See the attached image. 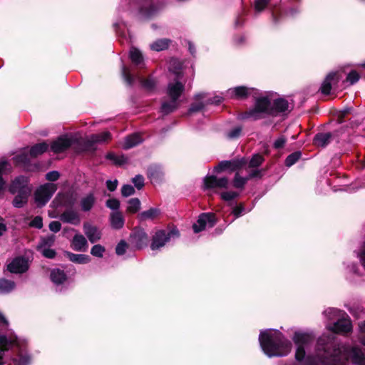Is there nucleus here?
<instances>
[{"label": "nucleus", "mask_w": 365, "mask_h": 365, "mask_svg": "<svg viewBox=\"0 0 365 365\" xmlns=\"http://www.w3.org/2000/svg\"><path fill=\"white\" fill-rule=\"evenodd\" d=\"M133 182L138 190H140L144 186V178L142 175H136L133 178Z\"/></svg>", "instance_id": "54"}, {"label": "nucleus", "mask_w": 365, "mask_h": 365, "mask_svg": "<svg viewBox=\"0 0 365 365\" xmlns=\"http://www.w3.org/2000/svg\"><path fill=\"white\" fill-rule=\"evenodd\" d=\"M180 80L174 78V81L170 82L168 85L167 94L170 101H164L162 103L161 111L164 114L174 111L180 105L178 98L184 91V84Z\"/></svg>", "instance_id": "4"}, {"label": "nucleus", "mask_w": 365, "mask_h": 365, "mask_svg": "<svg viewBox=\"0 0 365 365\" xmlns=\"http://www.w3.org/2000/svg\"><path fill=\"white\" fill-rule=\"evenodd\" d=\"M292 340L296 345L295 359L302 365H345L350 359L354 365H365V356L362 351L353 346L336 348L324 337L319 339L314 355H306V351L314 343L312 333L297 331Z\"/></svg>", "instance_id": "1"}, {"label": "nucleus", "mask_w": 365, "mask_h": 365, "mask_svg": "<svg viewBox=\"0 0 365 365\" xmlns=\"http://www.w3.org/2000/svg\"><path fill=\"white\" fill-rule=\"evenodd\" d=\"M169 71L175 75V78L181 79L182 72V63L176 58H172L169 62Z\"/></svg>", "instance_id": "24"}, {"label": "nucleus", "mask_w": 365, "mask_h": 365, "mask_svg": "<svg viewBox=\"0 0 365 365\" xmlns=\"http://www.w3.org/2000/svg\"><path fill=\"white\" fill-rule=\"evenodd\" d=\"M267 115H272V100L267 96L256 98L255 106L245 114V118L258 120Z\"/></svg>", "instance_id": "5"}, {"label": "nucleus", "mask_w": 365, "mask_h": 365, "mask_svg": "<svg viewBox=\"0 0 365 365\" xmlns=\"http://www.w3.org/2000/svg\"><path fill=\"white\" fill-rule=\"evenodd\" d=\"M110 139V133L108 131H105L99 134L91 135L90 140L93 143H103L108 142Z\"/></svg>", "instance_id": "33"}, {"label": "nucleus", "mask_w": 365, "mask_h": 365, "mask_svg": "<svg viewBox=\"0 0 365 365\" xmlns=\"http://www.w3.org/2000/svg\"><path fill=\"white\" fill-rule=\"evenodd\" d=\"M83 232L88 240L91 243H95L101 240L102 233L101 231L96 227L89 222L83 224Z\"/></svg>", "instance_id": "12"}, {"label": "nucleus", "mask_w": 365, "mask_h": 365, "mask_svg": "<svg viewBox=\"0 0 365 365\" xmlns=\"http://www.w3.org/2000/svg\"><path fill=\"white\" fill-rule=\"evenodd\" d=\"M15 288V283L9 279H0V292L3 294L9 293Z\"/></svg>", "instance_id": "35"}, {"label": "nucleus", "mask_w": 365, "mask_h": 365, "mask_svg": "<svg viewBox=\"0 0 365 365\" xmlns=\"http://www.w3.org/2000/svg\"><path fill=\"white\" fill-rule=\"evenodd\" d=\"M140 82L143 87L148 90H151L155 86V81L152 78L142 79L140 78Z\"/></svg>", "instance_id": "52"}, {"label": "nucleus", "mask_w": 365, "mask_h": 365, "mask_svg": "<svg viewBox=\"0 0 365 365\" xmlns=\"http://www.w3.org/2000/svg\"><path fill=\"white\" fill-rule=\"evenodd\" d=\"M16 193L18 194L14 199L13 205L15 207L19 208L26 203L30 192L24 190L23 192H17Z\"/></svg>", "instance_id": "28"}, {"label": "nucleus", "mask_w": 365, "mask_h": 365, "mask_svg": "<svg viewBox=\"0 0 365 365\" xmlns=\"http://www.w3.org/2000/svg\"><path fill=\"white\" fill-rule=\"evenodd\" d=\"M29 268L28 261L24 257L14 259L8 265L7 269L11 273H23Z\"/></svg>", "instance_id": "11"}, {"label": "nucleus", "mask_w": 365, "mask_h": 365, "mask_svg": "<svg viewBox=\"0 0 365 365\" xmlns=\"http://www.w3.org/2000/svg\"><path fill=\"white\" fill-rule=\"evenodd\" d=\"M270 0H256L255 3V9L257 11H262L269 4Z\"/></svg>", "instance_id": "50"}, {"label": "nucleus", "mask_w": 365, "mask_h": 365, "mask_svg": "<svg viewBox=\"0 0 365 365\" xmlns=\"http://www.w3.org/2000/svg\"><path fill=\"white\" fill-rule=\"evenodd\" d=\"M357 256L359 258L362 266L365 269V243L363 246L361 251L357 254Z\"/></svg>", "instance_id": "63"}, {"label": "nucleus", "mask_w": 365, "mask_h": 365, "mask_svg": "<svg viewBox=\"0 0 365 365\" xmlns=\"http://www.w3.org/2000/svg\"><path fill=\"white\" fill-rule=\"evenodd\" d=\"M329 330L334 333L345 334L351 330V323L348 316L345 314L339 318L333 325L328 326Z\"/></svg>", "instance_id": "9"}, {"label": "nucleus", "mask_w": 365, "mask_h": 365, "mask_svg": "<svg viewBox=\"0 0 365 365\" xmlns=\"http://www.w3.org/2000/svg\"><path fill=\"white\" fill-rule=\"evenodd\" d=\"M51 279L54 284H61L66 279V277L63 271L54 269L51 272Z\"/></svg>", "instance_id": "32"}, {"label": "nucleus", "mask_w": 365, "mask_h": 365, "mask_svg": "<svg viewBox=\"0 0 365 365\" xmlns=\"http://www.w3.org/2000/svg\"><path fill=\"white\" fill-rule=\"evenodd\" d=\"M301 157V153L299 152H295L287 156L285 160V164L287 166L290 167L294 165Z\"/></svg>", "instance_id": "44"}, {"label": "nucleus", "mask_w": 365, "mask_h": 365, "mask_svg": "<svg viewBox=\"0 0 365 365\" xmlns=\"http://www.w3.org/2000/svg\"><path fill=\"white\" fill-rule=\"evenodd\" d=\"M263 161H264V158L261 155H259V154L254 155L250 161L249 167L250 168H257L262 163Z\"/></svg>", "instance_id": "45"}, {"label": "nucleus", "mask_w": 365, "mask_h": 365, "mask_svg": "<svg viewBox=\"0 0 365 365\" xmlns=\"http://www.w3.org/2000/svg\"><path fill=\"white\" fill-rule=\"evenodd\" d=\"M11 170V166L7 161L3 160L0 162V191L3 189L5 184L1 175L9 173Z\"/></svg>", "instance_id": "36"}, {"label": "nucleus", "mask_w": 365, "mask_h": 365, "mask_svg": "<svg viewBox=\"0 0 365 365\" xmlns=\"http://www.w3.org/2000/svg\"><path fill=\"white\" fill-rule=\"evenodd\" d=\"M288 101L282 98L274 99L272 101V115H277L279 113L289 110Z\"/></svg>", "instance_id": "18"}, {"label": "nucleus", "mask_w": 365, "mask_h": 365, "mask_svg": "<svg viewBox=\"0 0 365 365\" xmlns=\"http://www.w3.org/2000/svg\"><path fill=\"white\" fill-rule=\"evenodd\" d=\"M287 140L285 138L284 136H280L279 138H278L274 143V147L276 148V149H279V148H282L285 143H286Z\"/></svg>", "instance_id": "59"}, {"label": "nucleus", "mask_w": 365, "mask_h": 365, "mask_svg": "<svg viewBox=\"0 0 365 365\" xmlns=\"http://www.w3.org/2000/svg\"><path fill=\"white\" fill-rule=\"evenodd\" d=\"M143 142V139L139 134L134 133L127 136L121 143L123 149L128 150Z\"/></svg>", "instance_id": "21"}, {"label": "nucleus", "mask_w": 365, "mask_h": 365, "mask_svg": "<svg viewBox=\"0 0 365 365\" xmlns=\"http://www.w3.org/2000/svg\"><path fill=\"white\" fill-rule=\"evenodd\" d=\"M117 185H118V180H107V182H106L107 188L110 191H114L116 189Z\"/></svg>", "instance_id": "62"}, {"label": "nucleus", "mask_w": 365, "mask_h": 365, "mask_svg": "<svg viewBox=\"0 0 365 365\" xmlns=\"http://www.w3.org/2000/svg\"><path fill=\"white\" fill-rule=\"evenodd\" d=\"M72 145V140L68 136H61L51 144V148L53 153H59L67 150Z\"/></svg>", "instance_id": "14"}, {"label": "nucleus", "mask_w": 365, "mask_h": 365, "mask_svg": "<svg viewBox=\"0 0 365 365\" xmlns=\"http://www.w3.org/2000/svg\"><path fill=\"white\" fill-rule=\"evenodd\" d=\"M48 148V145L44 142L36 144L30 149V155L33 158L45 153Z\"/></svg>", "instance_id": "31"}, {"label": "nucleus", "mask_w": 365, "mask_h": 365, "mask_svg": "<svg viewBox=\"0 0 365 365\" xmlns=\"http://www.w3.org/2000/svg\"><path fill=\"white\" fill-rule=\"evenodd\" d=\"M241 131V127H235L232 130L227 133V137L230 139L237 138L240 136Z\"/></svg>", "instance_id": "53"}, {"label": "nucleus", "mask_w": 365, "mask_h": 365, "mask_svg": "<svg viewBox=\"0 0 365 365\" xmlns=\"http://www.w3.org/2000/svg\"><path fill=\"white\" fill-rule=\"evenodd\" d=\"M55 207H69L74 204V200L68 193H58L52 202Z\"/></svg>", "instance_id": "20"}, {"label": "nucleus", "mask_w": 365, "mask_h": 365, "mask_svg": "<svg viewBox=\"0 0 365 365\" xmlns=\"http://www.w3.org/2000/svg\"><path fill=\"white\" fill-rule=\"evenodd\" d=\"M260 346L269 357L284 356L292 349V343L277 329L262 331L259 336Z\"/></svg>", "instance_id": "2"}, {"label": "nucleus", "mask_w": 365, "mask_h": 365, "mask_svg": "<svg viewBox=\"0 0 365 365\" xmlns=\"http://www.w3.org/2000/svg\"><path fill=\"white\" fill-rule=\"evenodd\" d=\"M106 249L103 246L101 245H95L91 250V254L94 257H102Z\"/></svg>", "instance_id": "43"}, {"label": "nucleus", "mask_w": 365, "mask_h": 365, "mask_svg": "<svg viewBox=\"0 0 365 365\" xmlns=\"http://www.w3.org/2000/svg\"><path fill=\"white\" fill-rule=\"evenodd\" d=\"M205 187L209 188H227L229 180L227 178H217L215 176H207L204 180Z\"/></svg>", "instance_id": "13"}, {"label": "nucleus", "mask_w": 365, "mask_h": 365, "mask_svg": "<svg viewBox=\"0 0 365 365\" xmlns=\"http://www.w3.org/2000/svg\"><path fill=\"white\" fill-rule=\"evenodd\" d=\"M173 236H178V231L173 230L170 231L158 230L153 236L150 248L152 250H157L165 245V244Z\"/></svg>", "instance_id": "7"}, {"label": "nucleus", "mask_w": 365, "mask_h": 365, "mask_svg": "<svg viewBox=\"0 0 365 365\" xmlns=\"http://www.w3.org/2000/svg\"><path fill=\"white\" fill-rule=\"evenodd\" d=\"M238 196V193L234 191H227L221 193V197L225 201H230Z\"/></svg>", "instance_id": "49"}, {"label": "nucleus", "mask_w": 365, "mask_h": 365, "mask_svg": "<svg viewBox=\"0 0 365 365\" xmlns=\"http://www.w3.org/2000/svg\"><path fill=\"white\" fill-rule=\"evenodd\" d=\"M243 211H244L243 206L242 205H240V206H236L233 209L232 213L235 216V217H239L242 215Z\"/></svg>", "instance_id": "64"}, {"label": "nucleus", "mask_w": 365, "mask_h": 365, "mask_svg": "<svg viewBox=\"0 0 365 365\" xmlns=\"http://www.w3.org/2000/svg\"><path fill=\"white\" fill-rule=\"evenodd\" d=\"M121 193L123 197H128L135 193V189L130 185H124L122 187Z\"/></svg>", "instance_id": "48"}, {"label": "nucleus", "mask_w": 365, "mask_h": 365, "mask_svg": "<svg viewBox=\"0 0 365 365\" xmlns=\"http://www.w3.org/2000/svg\"><path fill=\"white\" fill-rule=\"evenodd\" d=\"M140 208V201L138 198H132L128 201L127 211L130 213L137 212Z\"/></svg>", "instance_id": "39"}, {"label": "nucleus", "mask_w": 365, "mask_h": 365, "mask_svg": "<svg viewBox=\"0 0 365 365\" xmlns=\"http://www.w3.org/2000/svg\"><path fill=\"white\" fill-rule=\"evenodd\" d=\"M71 245L72 249L77 252H86L88 247L86 238L81 234H76Z\"/></svg>", "instance_id": "19"}, {"label": "nucleus", "mask_w": 365, "mask_h": 365, "mask_svg": "<svg viewBox=\"0 0 365 365\" xmlns=\"http://www.w3.org/2000/svg\"><path fill=\"white\" fill-rule=\"evenodd\" d=\"M106 205L110 210H115V212L118 211L120 207V202L115 198L108 199Z\"/></svg>", "instance_id": "47"}, {"label": "nucleus", "mask_w": 365, "mask_h": 365, "mask_svg": "<svg viewBox=\"0 0 365 365\" xmlns=\"http://www.w3.org/2000/svg\"><path fill=\"white\" fill-rule=\"evenodd\" d=\"M30 225L36 228H41L43 227L42 218L41 217H36L34 219L30 222Z\"/></svg>", "instance_id": "58"}, {"label": "nucleus", "mask_w": 365, "mask_h": 365, "mask_svg": "<svg viewBox=\"0 0 365 365\" xmlns=\"http://www.w3.org/2000/svg\"><path fill=\"white\" fill-rule=\"evenodd\" d=\"M331 136L330 133H319L315 135L314 143L317 146L324 147L329 143Z\"/></svg>", "instance_id": "29"}, {"label": "nucleus", "mask_w": 365, "mask_h": 365, "mask_svg": "<svg viewBox=\"0 0 365 365\" xmlns=\"http://www.w3.org/2000/svg\"><path fill=\"white\" fill-rule=\"evenodd\" d=\"M260 171L259 170H255L251 172L249 175L246 178L241 177L239 173H236L233 180V185L236 188H242L246 184L248 180L252 178H255L259 175Z\"/></svg>", "instance_id": "22"}, {"label": "nucleus", "mask_w": 365, "mask_h": 365, "mask_svg": "<svg viewBox=\"0 0 365 365\" xmlns=\"http://www.w3.org/2000/svg\"><path fill=\"white\" fill-rule=\"evenodd\" d=\"M14 346L19 349L18 357L13 359L14 365H29L31 359L24 350V341L16 336H10L7 339L4 335H0V365L4 364V351Z\"/></svg>", "instance_id": "3"}, {"label": "nucleus", "mask_w": 365, "mask_h": 365, "mask_svg": "<svg viewBox=\"0 0 365 365\" xmlns=\"http://www.w3.org/2000/svg\"><path fill=\"white\" fill-rule=\"evenodd\" d=\"M252 88L245 86H238L227 91L226 96L230 98L242 99L251 94Z\"/></svg>", "instance_id": "16"}, {"label": "nucleus", "mask_w": 365, "mask_h": 365, "mask_svg": "<svg viewBox=\"0 0 365 365\" xmlns=\"http://www.w3.org/2000/svg\"><path fill=\"white\" fill-rule=\"evenodd\" d=\"M359 79V76L355 71H351L346 78V80L350 82L351 84L356 83Z\"/></svg>", "instance_id": "55"}, {"label": "nucleus", "mask_w": 365, "mask_h": 365, "mask_svg": "<svg viewBox=\"0 0 365 365\" xmlns=\"http://www.w3.org/2000/svg\"><path fill=\"white\" fill-rule=\"evenodd\" d=\"M195 98L197 101L204 100L206 98V94L204 93L197 94L195 96ZM205 105H207L205 101L194 103L191 105L189 110L190 113L199 111V110H202Z\"/></svg>", "instance_id": "30"}, {"label": "nucleus", "mask_w": 365, "mask_h": 365, "mask_svg": "<svg viewBox=\"0 0 365 365\" xmlns=\"http://www.w3.org/2000/svg\"><path fill=\"white\" fill-rule=\"evenodd\" d=\"M130 58L133 63L136 65L140 64L143 61V56L140 51L135 48H132L130 51Z\"/></svg>", "instance_id": "40"}, {"label": "nucleus", "mask_w": 365, "mask_h": 365, "mask_svg": "<svg viewBox=\"0 0 365 365\" xmlns=\"http://www.w3.org/2000/svg\"><path fill=\"white\" fill-rule=\"evenodd\" d=\"M216 222L215 216L212 213H203L199 216L195 224L193 225V230L195 233L200 232L207 227H212Z\"/></svg>", "instance_id": "8"}, {"label": "nucleus", "mask_w": 365, "mask_h": 365, "mask_svg": "<svg viewBox=\"0 0 365 365\" xmlns=\"http://www.w3.org/2000/svg\"><path fill=\"white\" fill-rule=\"evenodd\" d=\"M42 255L52 259L55 257L56 252L53 250L49 249V248H43L42 250H38Z\"/></svg>", "instance_id": "57"}, {"label": "nucleus", "mask_w": 365, "mask_h": 365, "mask_svg": "<svg viewBox=\"0 0 365 365\" xmlns=\"http://www.w3.org/2000/svg\"><path fill=\"white\" fill-rule=\"evenodd\" d=\"M57 187L53 183H46L40 186L35 192V202L38 207L44 206L56 191Z\"/></svg>", "instance_id": "6"}, {"label": "nucleus", "mask_w": 365, "mask_h": 365, "mask_svg": "<svg viewBox=\"0 0 365 365\" xmlns=\"http://www.w3.org/2000/svg\"><path fill=\"white\" fill-rule=\"evenodd\" d=\"M96 202V197L93 193H89L83 197L80 201L81 210L84 212L89 211L92 209Z\"/></svg>", "instance_id": "23"}, {"label": "nucleus", "mask_w": 365, "mask_h": 365, "mask_svg": "<svg viewBox=\"0 0 365 365\" xmlns=\"http://www.w3.org/2000/svg\"><path fill=\"white\" fill-rule=\"evenodd\" d=\"M127 248V244L125 241H120L115 247V252L118 255H123L125 254Z\"/></svg>", "instance_id": "51"}, {"label": "nucleus", "mask_w": 365, "mask_h": 365, "mask_svg": "<svg viewBox=\"0 0 365 365\" xmlns=\"http://www.w3.org/2000/svg\"><path fill=\"white\" fill-rule=\"evenodd\" d=\"M62 222L69 223L73 225H78L81 222V217L79 213L72 209L65 210L60 216Z\"/></svg>", "instance_id": "17"}, {"label": "nucleus", "mask_w": 365, "mask_h": 365, "mask_svg": "<svg viewBox=\"0 0 365 365\" xmlns=\"http://www.w3.org/2000/svg\"><path fill=\"white\" fill-rule=\"evenodd\" d=\"M169 42L170 41L166 38L158 39L150 44V48L155 51H161L168 47Z\"/></svg>", "instance_id": "37"}, {"label": "nucleus", "mask_w": 365, "mask_h": 365, "mask_svg": "<svg viewBox=\"0 0 365 365\" xmlns=\"http://www.w3.org/2000/svg\"><path fill=\"white\" fill-rule=\"evenodd\" d=\"M122 75H123L125 81H126V83L128 85L130 86L133 84V83L134 81V78L132 76V75L130 73L128 68H126L125 66H122Z\"/></svg>", "instance_id": "46"}, {"label": "nucleus", "mask_w": 365, "mask_h": 365, "mask_svg": "<svg viewBox=\"0 0 365 365\" xmlns=\"http://www.w3.org/2000/svg\"><path fill=\"white\" fill-rule=\"evenodd\" d=\"M66 255L71 262L77 264H87L91 261L90 257L86 255L67 252Z\"/></svg>", "instance_id": "27"}, {"label": "nucleus", "mask_w": 365, "mask_h": 365, "mask_svg": "<svg viewBox=\"0 0 365 365\" xmlns=\"http://www.w3.org/2000/svg\"><path fill=\"white\" fill-rule=\"evenodd\" d=\"M61 228V225L58 221H53L49 224V229L52 232H57L60 231Z\"/></svg>", "instance_id": "61"}, {"label": "nucleus", "mask_w": 365, "mask_h": 365, "mask_svg": "<svg viewBox=\"0 0 365 365\" xmlns=\"http://www.w3.org/2000/svg\"><path fill=\"white\" fill-rule=\"evenodd\" d=\"M111 227L114 229H120L124 225V218L123 215L118 212H113L110 216Z\"/></svg>", "instance_id": "25"}, {"label": "nucleus", "mask_w": 365, "mask_h": 365, "mask_svg": "<svg viewBox=\"0 0 365 365\" xmlns=\"http://www.w3.org/2000/svg\"><path fill=\"white\" fill-rule=\"evenodd\" d=\"M324 314L327 316L330 320L339 318L343 317V315H345L344 312L335 308H328L324 312Z\"/></svg>", "instance_id": "38"}, {"label": "nucleus", "mask_w": 365, "mask_h": 365, "mask_svg": "<svg viewBox=\"0 0 365 365\" xmlns=\"http://www.w3.org/2000/svg\"><path fill=\"white\" fill-rule=\"evenodd\" d=\"M130 241L135 248L140 250L147 246L148 237L143 230L137 229L130 235Z\"/></svg>", "instance_id": "10"}, {"label": "nucleus", "mask_w": 365, "mask_h": 365, "mask_svg": "<svg viewBox=\"0 0 365 365\" xmlns=\"http://www.w3.org/2000/svg\"><path fill=\"white\" fill-rule=\"evenodd\" d=\"M223 98L221 96H216L212 98H205L206 104H219L222 101Z\"/></svg>", "instance_id": "60"}, {"label": "nucleus", "mask_w": 365, "mask_h": 365, "mask_svg": "<svg viewBox=\"0 0 365 365\" xmlns=\"http://www.w3.org/2000/svg\"><path fill=\"white\" fill-rule=\"evenodd\" d=\"M106 158L117 165H122L126 162V158L123 155H116L113 153H108Z\"/></svg>", "instance_id": "42"}, {"label": "nucleus", "mask_w": 365, "mask_h": 365, "mask_svg": "<svg viewBox=\"0 0 365 365\" xmlns=\"http://www.w3.org/2000/svg\"><path fill=\"white\" fill-rule=\"evenodd\" d=\"M336 75V73L332 72L327 76L320 88L321 92L323 94L328 95L330 93L331 89V83L334 80Z\"/></svg>", "instance_id": "26"}, {"label": "nucleus", "mask_w": 365, "mask_h": 365, "mask_svg": "<svg viewBox=\"0 0 365 365\" xmlns=\"http://www.w3.org/2000/svg\"><path fill=\"white\" fill-rule=\"evenodd\" d=\"M160 214V210L157 208H150L148 210L143 211L139 215L140 220H153Z\"/></svg>", "instance_id": "34"}, {"label": "nucleus", "mask_w": 365, "mask_h": 365, "mask_svg": "<svg viewBox=\"0 0 365 365\" xmlns=\"http://www.w3.org/2000/svg\"><path fill=\"white\" fill-rule=\"evenodd\" d=\"M9 190L11 193L15 194L17 192H23L26 190L31 192L30 187L28 186V178L24 176L17 177L11 183Z\"/></svg>", "instance_id": "15"}, {"label": "nucleus", "mask_w": 365, "mask_h": 365, "mask_svg": "<svg viewBox=\"0 0 365 365\" xmlns=\"http://www.w3.org/2000/svg\"><path fill=\"white\" fill-rule=\"evenodd\" d=\"M60 174L58 171H50L46 175V179L48 181H56L59 178Z\"/></svg>", "instance_id": "56"}, {"label": "nucleus", "mask_w": 365, "mask_h": 365, "mask_svg": "<svg viewBox=\"0 0 365 365\" xmlns=\"http://www.w3.org/2000/svg\"><path fill=\"white\" fill-rule=\"evenodd\" d=\"M54 241L55 237L53 235L41 238L37 245V250H42L43 248H46V247H51L53 244Z\"/></svg>", "instance_id": "41"}]
</instances>
